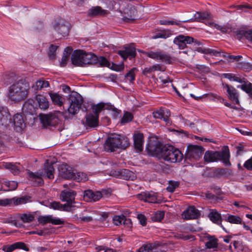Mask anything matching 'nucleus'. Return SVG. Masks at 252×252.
I'll use <instances>...</instances> for the list:
<instances>
[{"instance_id": "obj_1", "label": "nucleus", "mask_w": 252, "mask_h": 252, "mask_svg": "<svg viewBox=\"0 0 252 252\" xmlns=\"http://www.w3.org/2000/svg\"><path fill=\"white\" fill-rule=\"evenodd\" d=\"M30 90L31 86L29 82L26 80H20L9 86L6 96L11 101L18 102L28 97Z\"/></svg>"}, {"instance_id": "obj_2", "label": "nucleus", "mask_w": 252, "mask_h": 252, "mask_svg": "<svg viewBox=\"0 0 252 252\" xmlns=\"http://www.w3.org/2000/svg\"><path fill=\"white\" fill-rule=\"evenodd\" d=\"M129 145V140L124 136L114 134L109 136L104 145L105 151L115 152L118 149H125Z\"/></svg>"}, {"instance_id": "obj_3", "label": "nucleus", "mask_w": 252, "mask_h": 252, "mask_svg": "<svg viewBox=\"0 0 252 252\" xmlns=\"http://www.w3.org/2000/svg\"><path fill=\"white\" fill-rule=\"evenodd\" d=\"M230 153L227 148H223L220 152H212L208 151L206 152L204 156L205 161L208 162L221 160L226 166L231 165L229 161Z\"/></svg>"}, {"instance_id": "obj_4", "label": "nucleus", "mask_w": 252, "mask_h": 252, "mask_svg": "<svg viewBox=\"0 0 252 252\" xmlns=\"http://www.w3.org/2000/svg\"><path fill=\"white\" fill-rule=\"evenodd\" d=\"M183 158V155L178 149L172 146H164L162 149V158L171 163L180 162Z\"/></svg>"}, {"instance_id": "obj_5", "label": "nucleus", "mask_w": 252, "mask_h": 252, "mask_svg": "<svg viewBox=\"0 0 252 252\" xmlns=\"http://www.w3.org/2000/svg\"><path fill=\"white\" fill-rule=\"evenodd\" d=\"M173 43L176 44L179 49H184L187 47V44L193 43L194 46H200L202 43L194 39L192 37L185 36L182 34L177 36L173 40Z\"/></svg>"}, {"instance_id": "obj_6", "label": "nucleus", "mask_w": 252, "mask_h": 252, "mask_svg": "<svg viewBox=\"0 0 252 252\" xmlns=\"http://www.w3.org/2000/svg\"><path fill=\"white\" fill-rule=\"evenodd\" d=\"M205 151L204 148L197 145H189L186 151V158L190 160L200 159Z\"/></svg>"}, {"instance_id": "obj_7", "label": "nucleus", "mask_w": 252, "mask_h": 252, "mask_svg": "<svg viewBox=\"0 0 252 252\" xmlns=\"http://www.w3.org/2000/svg\"><path fill=\"white\" fill-rule=\"evenodd\" d=\"M69 99L70 104L68 111L70 114L75 115L79 110L82 103V99L78 93L72 92L69 95Z\"/></svg>"}, {"instance_id": "obj_8", "label": "nucleus", "mask_w": 252, "mask_h": 252, "mask_svg": "<svg viewBox=\"0 0 252 252\" xmlns=\"http://www.w3.org/2000/svg\"><path fill=\"white\" fill-rule=\"evenodd\" d=\"M30 197L23 196L21 197H13L10 199L5 198L0 199V206L19 205L30 201Z\"/></svg>"}, {"instance_id": "obj_9", "label": "nucleus", "mask_w": 252, "mask_h": 252, "mask_svg": "<svg viewBox=\"0 0 252 252\" xmlns=\"http://www.w3.org/2000/svg\"><path fill=\"white\" fill-rule=\"evenodd\" d=\"M92 109L94 114L98 116H99V114L101 111L105 109L112 111L114 113V115L116 116L119 114L117 109L115 108L113 105L108 103H105L100 102L93 105L92 106Z\"/></svg>"}, {"instance_id": "obj_10", "label": "nucleus", "mask_w": 252, "mask_h": 252, "mask_svg": "<svg viewBox=\"0 0 252 252\" xmlns=\"http://www.w3.org/2000/svg\"><path fill=\"white\" fill-rule=\"evenodd\" d=\"M164 146L159 142L155 144L149 143L146 147L148 153L153 157L161 158L162 155V149Z\"/></svg>"}, {"instance_id": "obj_11", "label": "nucleus", "mask_w": 252, "mask_h": 252, "mask_svg": "<svg viewBox=\"0 0 252 252\" xmlns=\"http://www.w3.org/2000/svg\"><path fill=\"white\" fill-rule=\"evenodd\" d=\"M145 54L150 58L156 61H160L165 63H169L170 61V56L161 51H149L144 52Z\"/></svg>"}, {"instance_id": "obj_12", "label": "nucleus", "mask_w": 252, "mask_h": 252, "mask_svg": "<svg viewBox=\"0 0 252 252\" xmlns=\"http://www.w3.org/2000/svg\"><path fill=\"white\" fill-rule=\"evenodd\" d=\"M75 195V192L72 190H63L61 193L60 198L63 201L67 202L66 204L68 206L67 208L68 210L71 207L72 204L74 202Z\"/></svg>"}, {"instance_id": "obj_13", "label": "nucleus", "mask_w": 252, "mask_h": 252, "mask_svg": "<svg viewBox=\"0 0 252 252\" xmlns=\"http://www.w3.org/2000/svg\"><path fill=\"white\" fill-rule=\"evenodd\" d=\"M11 116L6 108L0 107V127L4 128L9 125Z\"/></svg>"}, {"instance_id": "obj_14", "label": "nucleus", "mask_w": 252, "mask_h": 252, "mask_svg": "<svg viewBox=\"0 0 252 252\" xmlns=\"http://www.w3.org/2000/svg\"><path fill=\"white\" fill-rule=\"evenodd\" d=\"M223 87L227 92L228 98L235 104H239V94L235 88L226 84H223Z\"/></svg>"}, {"instance_id": "obj_15", "label": "nucleus", "mask_w": 252, "mask_h": 252, "mask_svg": "<svg viewBox=\"0 0 252 252\" xmlns=\"http://www.w3.org/2000/svg\"><path fill=\"white\" fill-rule=\"evenodd\" d=\"M39 117L44 127L54 126L57 123V118L54 115L40 114Z\"/></svg>"}, {"instance_id": "obj_16", "label": "nucleus", "mask_w": 252, "mask_h": 252, "mask_svg": "<svg viewBox=\"0 0 252 252\" xmlns=\"http://www.w3.org/2000/svg\"><path fill=\"white\" fill-rule=\"evenodd\" d=\"M84 199L87 202H95L99 200L102 197V194L100 191H93L88 190L84 191Z\"/></svg>"}, {"instance_id": "obj_17", "label": "nucleus", "mask_w": 252, "mask_h": 252, "mask_svg": "<svg viewBox=\"0 0 252 252\" xmlns=\"http://www.w3.org/2000/svg\"><path fill=\"white\" fill-rule=\"evenodd\" d=\"M138 199L151 203L158 202L156 194L153 192H142L137 195Z\"/></svg>"}, {"instance_id": "obj_18", "label": "nucleus", "mask_w": 252, "mask_h": 252, "mask_svg": "<svg viewBox=\"0 0 252 252\" xmlns=\"http://www.w3.org/2000/svg\"><path fill=\"white\" fill-rule=\"evenodd\" d=\"M199 216L198 211L193 206H190L182 214V218L186 220L194 219Z\"/></svg>"}, {"instance_id": "obj_19", "label": "nucleus", "mask_w": 252, "mask_h": 252, "mask_svg": "<svg viewBox=\"0 0 252 252\" xmlns=\"http://www.w3.org/2000/svg\"><path fill=\"white\" fill-rule=\"evenodd\" d=\"M170 116V112L167 109H159L153 112V116L156 119H160L164 121L167 124L170 123L169 117Z\"/></svg>"}, {"instance_id": "obj_20", "label": "nucleus", "mask_w": 252, "mask_h": 252, "mask_svg": "<svg viewBox=\"0 0 252 252\" xmlns=\"http://www.w3.org/2000/svg\"><path fill=\"white\" fill-rule=\"evenodd\" d=\"M10 124L13 125L15 130L19 132L25 128L26 125L22 115L19 114L13 116V122Z\"/></svg>"}, {"instance_id": "obj_21", "label": "nucleus", "mask_w": 252, "mask_h": 252, "mask_svg": "<svg viewBox=\"0 0 252 252\" xmlns=\"http://www.w3.org/2000/svg\"><path fill=\"white\" fill-rule=\"evenodd\" d=\"M60 174L65 179H71L75 172V170L67 165H62L59 168Z\"/></svg>"}, {"instance_id": "obj_22", "label": "nucleus", "mask_w": 252, "mask_h": 252, "mask_svg": "<svg viewBox=\"0 0 252 252\" xmlns=\"http://www.w3.org/2000/svg\"><path fill=\"white\" fill-rule=\"evenodd\" d=\"M118 54L124 59L134 58L136 56L135 48L133 45L125 48V50L119 51Z\"/></svg>"}, {"instance_id": "obj_23", "label": "nucleus", "mask_w": 252, "mask_h": 252, "mask_svg": "<svg viewBox=\"0 0 252 252\" xmlns=\"http://www.w3.org/2000/svg\"><path fill=\"white\" fill-rule=\"evenodd\" d=\"M82 59L83 66L86 64H93L96 63L97 57L94 54L87 53L82 51Z\"/></svg>"}, {"instance_id": "obj_24", "label": "nucleus", "mask_w": 252, "mask_h": 252, "mask_svg": "<svg viewBox=\"0 0 252 252\" xmlns=\"http://www.w3.org/2000/svg\"><path fill=\"white\" fill-rule=\"evenodd\" d=\"M18 214H14L10 215L4 219L3 222L4 223H10L16 227L21 228L24 226V225L18 221Z\"/></svg>"}, {"instance_id": "obj_25", "label": "nucleus", "mask_w": 252, "mask_h": 252, "mask_svg": "<svg viewBox=\"0 0 252 252\" xmlns=\"http://www.w3.org/2000/svg\"><path fill=\"white\" fill-rule=\"evenodd\" d=\"M85 125L90 127H95L98 125V116L93 114L86 115Z\"/></svg>"}, {"instance_id": "obj_26", "label": "nucleus", "mask_w": 252, "mask_h": 252, "mask_svg": "<svg viewBox=\"0 0 252 252\" xmlns=\"http://www.w3.org/2000/svg\"><path fill=\"white\" fill-rule=\"evenodd\" d=\"M208 217L210 220H211L214 223L220 226L223 230L225 229L221 224L222 219L221 215L216 210H211L209 214Z\"/></svg>"}, {"instance_id": "obj_27", "label": "nucleus", "mask_w": 252, "mask_h": 252, "mask_svg": "<svg viewBox=\"0 0 252 252\" xmlns=\"http://www.w3.org/2000/svg\"><path fill=\"white\" fill-rule=\"evenodd\" d=\"M134 145L135 149L138 152H140L143 150V135L142 133H137L133 136Z\"/></svg>"}, {"instance_id": "obj_28", "label": "nucleus", "mask_w": 252, "mask_h": 252, "mask_svg": "<svg viewBox=\"0 0 252 252\" xmlns=\"http://www.w3.org/2000/svg\"><path fill=\"white\" fill-rule=\"evenodd\" d=\"M53 28L63 35L67 34L69 31V26L63 24V21L62 19L58 23L54 24Z\"/></svg>"}, {"instance_id": "obj_29", "label": "nucleus", "mask_w": 252, "mask_h": 252, "mask_svg": "<svg viewBox=\"0 0 252 252\" xmlns=\"http://www.w3.org/2000/svg\"><path fill=\"white\" fill-rule=\"evenodd\" d=\"M35 102L38 104V107L41 109L46 110L49 107V104L47 98L42 95L38 94L36 95L34 103H35Z\"/></svg>"}, {"instance_id": "obj_30", "label": "nucleus", "mask_w": 252, "mask_h": 252, "mask_svg": "<svg viewBox=\"0 0 252 252\" xmlns=\"http://www.w3.org/2000/svg\"><path fill=\"white\" fill-rule=\"evenodd\" d=\"M82 55V51L78 50L75 51L71 56L72 63L76 66H83Z\"/></svg>"}, {"instance_id": "obj_31", "label": "nucleus", "mask_w": 252, "mask_h": 252, "mask_svg": "<svg viewBox=\"0 0 252 252\" xmlns=\"http://www.w3.org/2000/svg\"><path fill=\"white\" fill-rule=\"evenodd\" d=\"M223 220L232 224H241L242 222V219L236 215H233L230 214H227L223 216Z\"/></svg>"}, {"instance_id": "obj_32", "label": "nucleus", "mask_w": 252, "mask_h": 252, "mask_svg": "<svg viewBox=\"0 0 252 252\" xmlns=\"http://www.w3.org/2000/svg\"><path fill=\"white\" fill-rule=\"evenodd\" d=\"M113 223L116 225H119L121 224H126L128 225V226H130L131 225L130 220L129 219H126L125 217L122 216H115L113 219Z\"/></svg>"}, {"instance_id": "obj_33", "label": "nucleus", "mask_w": 252, "mask_h": 252, "mask_svg": "<svg viewBox=\"0 0 252 252\" xmlns=\"http://www.w3.org/2000/svg\"><path fill=\"white\" fill-rule=\"evenodd\" d=\"M172 35V32L169 30H164L158 31L153 37V39L163 38L166 39Z\"/></svg>"}, {"instance_id": "obj_34", "label": "nucleus", "mask_w": 252, "mask_h": 252, "mask_svg": "<svg viewBox=\"0 0 252 252\" xmlns=\"http://www.w3.org/2000/svg\"><path fill=\"white\" fill-rule=\"evenodd\" d=\"M211 18V15L208 12H196L194 15V20L197 22H203Z\"/></svg>"}, {"instance_id": "obj_35", "label": "nucleus", "mask_w": 252, "mask_h": 252, "mask_svg": "<svg viewBox=\"0 0 252 252\" xmlns=\"http://www.w3.org/2000/svg\"><path fill=\"white\" fill-rule=\"evenodd\" d=\"M17 187V182L14 181H7L4 179V191L14 190Z\"/></svg>"}, {"instance_id": "obj_36", "label": "nucleus", "mask_w": 252, "mask_h": 252, "mask_svg": "<svg viewBox=\"0 0 252 252\" xmlns=\"http://www.w3.org/2000/svg\"><path fill=\"white\" fill-rule=\"evenodd\" d=\"M197 50L199 52L203 53H205V54H210L211 55H213V56H214L216 57H219H219H220V56L225 57V55H224V54L221 53L220 52V51H217V50H216L214 49H202L199 48Z\"/></svg>"}, {"instance_id": "obj_37", "label": "nucleus", "mask_w": 252, "mask_h": 252, "mask_svg": "<svg viewBox=\"0 0 252 252\" xmlns=\"http://www.w3.org/2000/svg\"><path fill=\"white\" fill-rule=\"evenodd\" d=\"M138 252H158L157 247L151 244L143 245L140 247Z\"/></svg>"}, {"instance_id": "obj_38", "label": "nucleus", "mask_w": 252, "mask_h": 252, "mask_svg": "<svg viewBox=\"0 0 252 252\" xmlns=\"http://www.w3.org/2000/svg\"><path fill=\"white\" fill-rule=\"evenodd\" d=\"M71 179L75 180L77 182H84L88 180V177L85 173L81 172H77L75 170L74 175Z\"/></svg>"}, {"instance_id": "obj_39", "label": "nucleus", "mask_w": 252, "mask_h": 252, "mask_svg": "<svg viewBox=\"0 0 252 252\" xmlns=\"http://www.w3.org/2000/svg\"><path fill=\"white\" fill-rule=\"evenodd\" d=\"M2 166L9 170L13 174H18L20 172V169L16 164L10 162H5L2 164Z\"/></svg>"}, {"instance_id": "obj_40", "label": "nucleus", "mask_w": 252, "mask_h": 252, "mask_svg": "<svg viewBox=\"0 0 252 252\" xmlns=\"http://www.w3.org/2000/svg\"><path fill=\"white\" fill-rule=\"evenodd\" d=\"M50 96L54 104L59 106L62 105L64 98L61 95L56 93H50Z\"/></svg>"}, {"instance_id": "obj_41", "label": "nucleus", "mask_w": 252, "mask_h": 252, "mask_svg": "<svg viewBox=\"0 0 252 252\" xmlns=\"http://www.w3.org/2000/svg\"><path fill=\"white\" fill-rule=\"evenodd\" d=\"M45 174L49 179L54 178V173L55 169L52 164H50L48 163H46L45 164Z\"/></svg>"}, {"instance_id": "obj_42", "label": "nucleus", "mask_w": 252, "mask_h": 252, "mask_svg": "<svg viewBox=\"0 0 252 252\" xmlns=\"http://www.w3.org/2000/svg\"><path fill=\"white\" fill-rule=\"evenodd\" d=\"M237 88H240L243 91H245L246 93L248 94H250L251 97L252 98V84L248 82H245L243 83V84L241 85H239L237 86Z\"/></svg>"}, {"instance_id": "obj_43", "label": "nucleus", "mask_w": 252, "mask_h": 252, "mask_svg": "<svg viewBox=\"0 0 252 252\" xmlns=\"http://www.w3.org/2000/svg\"><path fill=\"white\" fill-rule=\"evenodd\" d=\"M68 206L66 204L62 205L58 202H53L49 204V207L50 208H52L54 210H60L64 211H68L67 207Z\"/></svg>"}, {"instance_id": "obj_44", "label": "nucleus", "mask_w": 252, "mask_h": 252, "mask_svg": "<svg viewBox=\"0 0 252 252\" xmlns=\"http://www.w3.org/2000/svg\"><path fill=\"white\" fill-rule=\"evenodd\" d=\"M22 112L25 115H31L32 102L30 99L27 100L23 104Z\"/></svg>"}, {"instance_id": "obj_45", "label": "nucleus", "mask_w": 252, "mask_h": 252, "mask_svg": "<svg viewBox=\"0 0 252 252\" xmlns=\"http://www.w3.org/2000/svg\"><path fill=\"white\" fill-rule=\"evenodd\" d=\"M42 174L32 173V186H40L43 184V181L41 177Z\"/></svg>"}, {"instance_id": "obj_46", "label": "nucleus", "mask_w": 252, "mask_h": 252, "mask_svg": "<svg viewBox=\"0 0 252 252\" xmlns=\"http://www.w3.org/2000/svg\"><path fill=\"white\" fill-rule=\"evenodd\" d=\"M89 14L91 15H102L105 14V10L100 6L93 7L89 10Z\"/></svg>"}, {"instance_id": "obj_47", "label": "nucleus", "mask_w": 252, "mask_h": 252, "mask_svg": "<svg viewBox=\"0 0 252 252\" xmlns=\"http://www.w3.org/2000/svg\"><path fill=\"white\" fill-rule=\"evenodd\" d=\"M49 86V83L48 81L40 79L36 82V84L34 87L35 90H39L44 88H47Z\"/></svg>"}, {"instance_id": "obj_48", "label": "nucleus", "mask_w": 252, "mask_h": 252, "mask_svg": "<svg viewBox=\"0 0 252 252\" xmlns=\"http://www.w3.org/2000/svg\"><path fill=\"white\" fill-rule=\"evenodd\" d=\"M206 246L208 249L217 248L218 246L217 239L213 237H210L206 243Z\"/></svg>"}, {"instance_id": "obj_49", "label": "nucleus", "mask_w": 252, "mask_h": 252, "mask_svg": "<svg viewBox=\"0 0 252 252\" xmlns=\"http://www.w3.org/2000/svg\"><path fill=\"white\" fill-rule=\"evenodd\" d=\"M19 219L21 220L23 223H30L32 221V214H18Z\"/></svg>"}, {"instance_id": "obj_50", "label": "nucleus", "mask_w": 252, "mask_h": 252, "mask_svg": "<svg viewBox=\"0 0 252 252\" xmlns=\"http://www.w3.org/2000/svg\"><path fill=\"white\" fill-rule=\"evenodd\" d=\"M164 216L163 211H158L152 215L151 219L154 221H159L163 219Z\"/></svg>"}, {"instance_id": "obj_51", "label": "nucleus", "mask_w": 252, "mask_h": 252, "mask_svg": "<svg viewBox=\"0 0 252 252\" xmlns=\"http://www.w3.org/2000/svg\"><path fill=\"white\" fill-rule=\"evenodd\" d=\"M209 24L223 33H227L230 31V29L227 26H220L214 23H210Z\"/></svg>"}, {"instance_id": "obj_52", "label": "nucleus", "mask_w": 252, "mask_h": 252, "mask_svg": "<svg viewBox=\"0 0 252 252\" xmlns=\"http://www.w3.org/2000/svg\"><path fill=\"white\" fill-rule=\"evenodd\" d=\"M179 182L178 181H170L168 183V186L167 187V191L172 192L175 189L179 187Z\"/></svg>"}, {"instance_id": "obj_53", "label": "nucleus", "mask_w": 252, "mask_h": 252, "mask_svg": "<svg viewBox=\"0 0 252 252\" xmlns=\"http://www.w3.org/2000/svg\"><path fill=\"white\" fill-rule=\"evenodd\" d=\"M13 245L14 248V250L17 249H22L27 252H29L30 251L29 248L24 243L22 242H16L13 244Z\"/></svg>"}, {"instance_id": "obj_54", "label": "nucleus", "mask_w": 252, "mask_h": 252, "mask_svg": "<svg viewBox=\"0 0 252 252\" xmlns=\"http://www.w3.org/2000/svg\"><path fill=\"white\" fill-rule=\"evenodd\" d=\"M133 119V116L129 112H126L124 113L123 118L121 119V123L125 124L130 122Z\"/></svg>"}, {"instance_id": "obj_55", "label": "nucleus", "mask_w": 252, "mask_h": 252, "mask_svg": "<svg viewBox=\"0 0 252 252\" xmlns=\"http://www.w3.org/2000/svg\"><path fill=\"white\" fill-rule=\"evenodd\" d=\"M51 218H50V223H51L54 225H60L63 224L64 221L62 219L58 218L55 217H53L52 215H50Z\"/></svg>"}, {"instance_id": "obj_56", "label": "nucleus", "mask_w": 252, "mask_h": 252, "mask_svg": "<svg viewBox=\"0 0 252 252\" xmlns=\"http://www.w3.org/2000/svg\"><path fill=\"white\" fill-rule=\"evenodd\" d=\"M58 46L51 45L49 47V56L50 58L53 59L55 56V52L57 49Z\"/></svg>"}, {"instance_id": "obj_57", "label": "nucleus", "mask_w": 252, "mask_h": 252, "mask_svg": "<svg viewBox=\"0 0 252 252\" xmlns=\"http://www.w3.org/2000/svg\"><path fill=\"white\" fill-rule=\"evenodd\" d=\"M159 23L161 25H178L179 24L177 22L168 20H161L159 21Z\"/></svg>"}, {"instance_id": "obj_58", "label": "nucleus", "mask_w": 252, "mask_h": 252, "mask_svg": "<svg viewBox=\"0 0 252 252\" xmlns=\"http://www.w3.org/2000/svg\"><path fill=\"white\" fill-rule=\"evenodd\" d=\"M50 218H51L50 215L40 216L38 218V221L40 223H43L44 224L50 223Z\"/></svg>"}, {"instance_id": "obj_59", "label": "nucleus", "mask_w": 252, "mask_h": 252, "mask_svg": "<svg viewBox=\"0 0 252 252\" xmlns=\"http://www.w3.org/2000/svg\"><path fill=\"white\" fill-rule=\"evenodd\" d=\"M1 250L4 252H12L14 251V248L13 244L3 245Z\"/></svg>"}, {"instance_id": "obj_60", "label": "nucleus", "mask_w": 252, "mask_h": 252, "mask_svg": "<svg viewBox=\"0 0 252 252\" xmlns=\"http://www.w3.org/2000/svg\"><path fill=\"white\" fill-rule=\"evenodd\" d=\"M97 61H98L101 65L108 66L109 65L107 60L103 57H100L99 58H97Z\"/></svg>"}, {"instance_id": "obj_61", "label": "nucleus", "mask_w": 252, "mask_h": 252, "mask_svg": "<svg viewBox=\"0 0 252 252\" xmlns=\"http://www.w3.org/2000/svg\"><path fill=\"white\" fill-rule=\"evenodd\" d=\"M244 166L248 170H252V157L245 162Z\"/></svg>"}, {"instance_id": "obj_62", "label": "nucleus", "mask_w": 252, "mask_h": 252, "mask_svg": "<svg viewBox=\"0 0 252 252\" xmlns=\"http://www.w3.org/2000/svg\"><path fill=\"white\" fill-rule=\"evenodd\" d=\"M137 219L139 220L140 223L142 225H145L146 224V219L144 215L141 214L137 215Z\"/></svg>"}, {"instance_id": "obj_63", "label": "nucleus", "mask_w": 252, "mask_h": 252, "mask_svg": "<svg viewBox=\"0 0 252 252\" xmlns=\"http://www.w3.org/2000/svg\"><path fill=\"white\" fill-rule=\"evenodd\" d=\"M153 70V71H155L157 70L160 71H164L165 70V68L161 66L159 64H156L152 66Z\"/></svg>"}, {"instance_id": "obj_64", "label": "nucleus", "mask_w": 252, "mask_h": 252, "mask_svg": "<svg viewBox=\"0 0 252 252\" xmlns=\"http://www.w3.org/2000/svg\"><path fill=\"white\" fill-rule=\"evenodd\" d=\"M223 76L230 81H233L234 74L232 73H224L223 74Z\"/></svg>"}]
</instances>
